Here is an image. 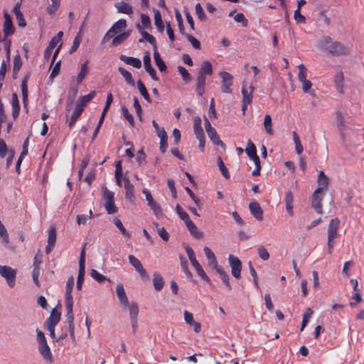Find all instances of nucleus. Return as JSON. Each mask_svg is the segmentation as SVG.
<instances>
[{
	"label": "nucleus",
	"mask_w": 364,
	"mask_h": 364,
	"mask_svg": "<svg viewBox=\"0 0 364 364\" xmlns=\"http://www.w3.org/2000/svg\"><path fill=\"white\" fill-rule=\"evenodd\" d=\"M320 48L334 55H348L350 48L340 42H333L331 37L324 36L320 41Z\"/></svg>",
	"instance_id": "obj_1"
},
{
	"label": "nucleus",
	"mask_w": 364,
	"mask_h": 364,
	"mask_svg": "<svg viewBox=\"0 0 364 364\" xmlns=\"http://www.w3.org/2000/svg\"><path fill=\"white\" fill-rule=\"evenodd\" d=\"M341 221L338 218L331 219L328 227L327 252L331 255L335 245V240L339 237L338 229Z\"/></svg>",
	"instance_id": "obj_2"
},
{
	"label": "nucleus",
	"mask_w": 364,
	"mask_h": 364,
	"mask_svg": "<svg viewBox=\"0 0 364 364\" xmlns=\"http://www.w3.org/2000/svg\"><path fill=\"white\" fill-rule=\"evenodd\" d=\"M37 342L38 351L42 358L48 363L53 362V355L49 346L47 343L46 336L43 331L37 329Z\"/></svg>",
	"instance_id": "obj_3"
},
{
	"label": "nucleus",
	"mask_w": 364,
	"mask_h": 364,
	"mask_svg": "<svg viewBox=\"0 0 364 364\" xmlns=\"http://www.w3.org/2000/svg\"><path fill=\"white\" fill-rule=\"evenodd\" d=\"M103 198L106 200L105 208L108 214H114L117 211L114 204V193L106 187L103 188Z\"/></svg>",
	"instance_id": "obj_4"
},
{
	"label": "nucleus",
	"mask_w": 364,
	"mask_h": 364,
	"mask_svg": "<svg viewBox=\"0 0 364 364\" xmlns=\"http://www.w3.org/2000/svg\"><path fill=\"white\" fill-rule=\"evenodd\" d=\"M308 70H299L298 73V80L302 84V90L305 93H309L311 95H315L314 90H311L312 83L308 78L311 76L308 75Z\"/></svg>",
	"instance_id": "obj_5"
},
{
	"label": "nucleus",
	"mask_w": 364,
	"mask_h": 364,
	"mask_svg": "<svg viewBox=\"0 0 364 364\" xmlns=\"http://www.w3.org/2000/svg\"><path fill=\"white\" fill-rule=\"evenodd\" d=\"M61 46H60L54 52L53 55H52L53 49L48 48H46L44 51V61L47 62L48 63V68H60L61 65V60H58L55 65L53 66L54 61L55 60V58L60 50Z\"/></svg>",
	"instance_id": "obj_6"
},
{
	"label": "nucleus",
	"mask_w": 364,
	"mask_h": 364,
	"mask_svg": "<svg viewBox=\"0 0 364 364\" xmlns=\"http://www.w3.org/2000/svg\"><path fill=\"white\" fill-rule=\"evenodd\" d=\"M0 275L5 278L8 285L13 288L16 282V272L14 269L9 266L0 265Z\"/></svg>",
	"instance_id": "obj_7"
},
{
	"label": "nucleus",
	"mask_w": 364,
	"mask_h": 364,
	"mask_svg": "<svg viewBox=\"0 0 364 364\" xmlns=\"http://www.w3.org/2000/svg\"><path fill=\"white\" fill-rule=\"evenodd\" d=\"M228 262L231 267L232 275L236 279H240L241 277L242 263L239 258L232 255H230L228 257Z\"/></svg>",
	"instance_id": "obj_8"
},
{
	"label": "nucleus",
	"mask_w": 364,
	"mask_h": 364,
	"mask_svg": "<svg viewBox=\"0 0 364 364\" xmlns=\"http://www.w3.org/2000/svg\"><path fill=\"white\" fill-rule=\"evenodd\" d=\"M66 309V320L68 322V328L72 337H74V315L73 311V302H65Z\"/></svg>",
	"instance_id": "obj_9"
},
{
	"label": "nucleus",
	"mask_w": 364,
	"mask_h": 364,
	"mask_svg": "<svg viewBox=\"0 0 364 364\" xmlns=\"http://www.w3.org/2000/svg\"><path fill=\"white\" fill-rule=\"evenodd\" d=\"M220 77L222 78V92L224 93H232L231 86L233 82V77L227 72H220Z\"/></svg>",
	"instance_id": "obj_10"
},
{
	"label": "nucleus",
	"mask_w": 364,
	"mask_h": 364,
	"mask_svg": "<svg viewBox=\"0 0 364 364\" xmlns=\"http://www.w3.org/2000/svg\"><path fill=\"white\" fill-rule=\"evenodd\" d=\"M129 263L135 268L141 278L148 279L149 275L146 269L144 268L141 262L134 255L128 256Z\"/></svg>",
	"instance_id": "obj_11"
},
{
	"label": "nucleus",
	"mask_w": 364,
	"mask_h": 364,
	"mask_svg": "<svg viewBox=\"0 0 364 364\" xmlns=\"http://www.w3.org/2000/svg\"><path fill=\"white\" fill-rule=\"evenodd\" d=\"M323 193L318 190H315L312 194L311 205L316 212L318 214L322 213V204Z\"/></svg>",
	"instance_id": "obj_12"
},
{
	"label": "nucleus",
	"mask_w": 364,
	"mask_h": 364,
	"mask_svg": "<svg viewBox=\"0 0 364 364\" xmlns=\"http://www.w3.org/2000/svg\"><path fill=\"white\" fill-rule=\"evenodd\" d=\"M200 72L197 79L196 92L198 95L202 96L205 90V75H212L213 70H203Z\"/></svg>",
	"instance_id": "obj_13"
},
{
	"label": "nucleus",
	"mask_w": 364,
	"mask_h": 364,
	"mask_svg": "<svg viewBox=\"0 0 364 364\" xmlns=\"http://www.w3.org/2000/svg\"><path fill=\"white\" fill-rule=\"evenodd\" d=\"M4 33L5 38H7L9 36L12 35L15 32V27L13 24L11 16L6 12H4Z\"/></svg>",
	"instance_id": "obj_14"
},
{
	"label": "nucleus",
	"mask_w": 364,
	"mask_h": 364,
	"mask_svg": "<svg viewBox=\"0 0 364 364\" xmlns=\"http://www.w3.org/2000/svg\"><path fill=\"white\" fill-rule=\"evenodd\" d=\"M129 316H130L132 326L134 331L137 327V322H138V320H137V317H138V314H139L138 305L134 302L131 303L129 306Z\"/></svg>",
	"instance_id": "obj_15"
},
{
	"label": "nucleus",
	"mask_w": 364,
	"mask_h": 364,
	"mask_svg": "<svg viewBox=\"0 0 364 364\" xmlns=\"http://www.w3.org/2000/svg\"><path fill=\"white\" fill-rule=\"evenodd\" d=\"M317 183L318 188L316 190H318L320 192H323L328 187L329 178L323 171H320L318 173Z\"/></svg>",
	"instance_id": "obj_16"
},
{
	"label": "nucleus",
	"mask_w": 364,
	"mask_h": 364,
	"mask_svg": "<svg viewBox=\"0 0 364 364\" xmlns=\"http://www.w3.org/2000/svg\"><path fill=\"white\" fill-rule=\"evenodd\" d=\"M251 214L259 221L263 219V210L257 202H251L249 204Z\"/></svg>",
	"instance_id": "obj_17"
},
{
	"label": "nucleus",
	"mask_w": 364,
	"mask_h": 364,
	"mask_svg": "<svg viewBox=\"0 0 364 364\" xmlns=\"http://www.w3.org/2000/svg\"><path fill=\"white\" fill-rule=\"evenodd\" d=\"M254 90V87L252 86H250L249 88H247L246 83L244 82L242 83V102L244 104H250L252 102V92Z\"/></svg>",
	"instance_id": "obj_18"
},
{
	"label": "nucleus",
	"mask_w": 364,
	"mask_h": 364,
	"mask_svg": "<svg viewBox=\"0 0 364 364\" xmlns=\"http://www.w3.org/2000/svg\"><path fill=\"white\" fill-rule=\"evenodd\" d=\"M116 293L120 304L123 306H127L129 304V301L122 284H118L117 285Z\"/></svg>",
	"instance_id": "obj_19"
},
{
	"label": "nucleus",
	"mask_w": 364,
	"mask_h": 364,
	"mask_svg": "<svg viewBox=\"0 0 364 364\" xmlns=\"http://www.w3.org/2000/svg\"><path fill=\"white\" fill-rule=\"evenodd\" d=\"M119 59L124 62L127 65L132 66L133 68H141V60L137 58L121 55L119 56Z\"/></svg>",
	"instance_id": "obj_20"
},
{
	"label": "nucleus",
	"mask_w": 364,
	"mask_h": 364,
	"mask_svg": "<svg viewBox=\"0 0 364 364\" xmlns=\"http://www.w3.org/2000/svg\"><path fill=\"white\" fill-rule=\"evenodd\" d=\"M74 287V278L70 277L66 282L65 302H73L72 291Z\"/></svg>",
	"instance_id": "obj_21"
},
{
	"label": "nucleus",
	"mask_w": 364,
	"mask_h": 364,
	"mask_svg": "<svg viewBox=\"0 0 364 364\" xmlns=\"http://www.w3.org/2000/svg\"><path fill=\"white\" fill-rule=\"evenodd\" d=\"M61 314L55 309H53L50 316L46 321V326H55L60 320Z\"/></svg>",
	"instance_id": "obj_22"
},
{
	"label": "nucleus",
	"mask_w": 364,
	"mask_h": 364,
	"mask_svg": "<svg viewBox=\"0 0 364 364\" xmlns=\"http://www.w3.org/2000/svg\"><path fill=\"white\" fill-rule=\"evenodd\" d=\"M193 130L197 139L205 137V134L201 126V119L200 117H193Z\"/></svg>",
	"instance_id": "obj_23"
},
{
	"label": "nucleus",
	"mask_w": 364,
	"mask_h": 364,
	"mask_svg": "<svg viewBox=\"0 0 364 364\" xmlns=\"http://www.w3.org/2000/svg\"><path fill=\"white\" fill-rule=\"evenodd\" d=\"M95 95L96 92L92 91L88 95L80 97L75 106L82 108L83 110L84 107L95 97Z\"/></svg>",
	"instance_id": "obj_24"
},
{
	"label": "nucleus",
	"mask_w": 364,
	"mask_h": 364,
	"mask_svg": "<svg viewBox=\"0 0 364 364\" xmlns=\"http://www.w3.org/2000/svg\"><path fill=\"white\" fill-rule=\"evenodd\" d=\"M114 6L119 13L129 15L133 14V9L132 6H130L128 3H126L124 1H119L115 3Z\"/></svg>",
	"instance_id": "obj_25"
},
{
	"label": "nucleus",
	"mask_w": 364,
	"mask_h": 364,
	"mask_svg": "<svg viewBox=\"0 0 364 364\" xmlns=\"http://www.w3.org/2000/svg\"><path fill=\"white\" fill-rule=\"evenodd\" d=\"M203 251L208 261L209 264L212 265L215 269L219 267L220 266L218 264L216 257L215 254L211 251V250L208 247H205Z\"/></svg>",
	"instance_id": "obj_26"
},
{
	"label": "nucleus",
	"mask_w": 364,
	"mask_h": 364,
	"mask_svg": "<svg viewBox=\"0 0 364 364\" xmlns=\"http://www.w3.org/2000/svg\"><path fill=\"white\" fill-rule=\"evenodd\" d=\"M132 30L129 29L122 33H119V35L116 36L112 41V46H117L120 45L122 43L125 41L131 35Z\"/></svg>",
	"instance_id": "obj_27"
},
{
	"label": "nucleus",
	"mask_w": 364,
	"mask_h": 364,
	"mask_svg": "<svg viewBox=\"0 0 364 364\" xmlns=\"http://www.w3.org/2000/svg\"><path fill=\"white\" fill-rule=\"evenodd\" d=\"M293 202H294V196L291 191H289L286 194L285 198V206L286 210L289 216H293L294 210H293Z\"/></svg>",
	"instance_id": "obj_28"
},
{
	"label": "nucleus",
	"mask_w": 364,
	"mask_h": 364,
	"mask_svg": "<svg viewBox=\"0 0 364 364\" xmlns=\"http://www.w3.org/2000/svg\"><path fill=\"white\" fill-rule=\"evenodd\" d=\"M336 88L341 94L344 93V75L343 73L340 72L336 75L333 80Z\"/></svg>",
	"instance_id": "obj_29"
},
{
	"label": "nucleus",
	"mask_w": 364,
	"mask_h": 364,
	"mask_svg": "<svg viewBox=\"0 0 364 364\" xmlns=\"http://www.w3.org/2000/svg\"><path fill=\"white\" fill-rule=\"evenodd\" d=\"M190 233L196 238L200 239L203 236V232L198 230L195 223L191 220L186 224Z\"/></svg>",
	"instance_id": "obj_30"
},
{
	"label": "nucleus",
	"mask_w": 364,
	"mask_h": 364,
	"mask_svg": "<svg viewBox=\"0 0 364 364\" xmlns=\"http://www.w3.org/2000/svg\"><path fill=\"white\" fill-rule=\"evenodd\" d=\"M153 285L155 290L157 291H160L164 286V280L162 276L158 272L154 273Z\"/></svg>",
	"instance_id": "obj_31"
},
{
	"label": "nucleus",
	"mask_w": 364,
	"mask_h": 364,
	"mask_svg": "<svg viewBox=\"0 0 364 364\" xmlns=\"http://www.w3.org/2000/svg\"><path fill=\"white\" fill-rule=\"evenodd\" d=\"M127 28V21L125 19H119L117 22H115L112 26L110 28L112 32L117 34L124 30Z\"/></svg>",
	"instance_id": "obj_32"
},
{
	"label": "nucleus",
	"mask_w": 364,
	"mask_h": 364,
	"mask_svg": "<svg viewBox=\"0 0 364 364\" xmlns=\"http://www.w3.org/2000/svg\"><path fill=\"white\" fill-rule=\"evenodd\" d=\"M125 197L128 200H132L134 196V186L130 183L128 178H124Z\"/></svg>",
	"instance_id": "obj_33"
},
{
	"label": "nucleus",
	"mask_w": 364,
	"mask_h": 364,
	"mask_svg": "<svg viewBox=\"0 0 364 364\" xmlns=\"http://www.w3.org/2000/svg\"><path fill=\"white\" fill-rule=\"evenodd\" d=\"M208 137L211 140V141L215 145H220L223 148H225V144L220 140V136H218L215 129L213 130H210L207 132Z\"/></svg>",
	"instance_id": "obj_34"
},
{
	"label": "nucleus",
	"mask_w": 364,
	"mask_h": 364,
	"mask_svg": "<svg viewBox=\"0 0 364 364\" xmlns=\"http://www.w3.org/2000/svg\"><path fill=\"white\" fill-rule=\"evenodd\" d=\"M12 115L14 119H16L19 114L20 105L17 95L14 93L12 95Z\"/></svg>",
	"instance_id": "obj_35"
},
{
	"label": "nucleus",
	"mask_w": 364,
	"mask_h": 364,
	"mask_svg": "<svg viewBox=\"0 0 364 364\" xmlns=\"http://www.w3.org/2000/svg\"><path fill=\"white\" fill-rule=\"evenodd\" d=\"M245 151L250 159L258 156L257 154L256 146L250 139H248L247 141V146L245 149Z\"/></svg>",
	"instance_id": "obj_36"
},
{
	"label": "nucleus",
	"mask_w": 364,
	"mask_h": 364,
	"mask_svg": "<svg viewBox=\"0 0 364 364\" xmlns=\"http://www.w3.org/2000/svg\"><path fill=\"white\" fill-rule=\"evenodd\" d=\"M215 270L219 274L222 281L225 283V284L227 286V287L230 290H231L232 287H231V285H230V281H229L230 277H229L228 274L225 272L224 269L220 266Z\"/></svg>",
	"instance_id": "obj_37"
},
{
	"label": "nucleus",
	"mask_w": 364,
	"mask_h": 364,
	"mask_svg": "<svg viewBox=\"0 0 364 364\" xmlns=\"http://www.w3.org/2000/svg\"><path fill=\"white\" fill-rule=\"evenodd\" d=\"M21 92L23 97V103L24 107L27 109L28 104V88H27V77H25L21 82Z\"/></svg>",
	"instance_id": "obj_38"
},
{
	"label": "nucleus",
	"mask_w": 364,
	"mask_h": 364,
	"mask_svg": "<svg viewBox=\"0 0 364 364\" xmlns=\"http://www.w3.org/2000/svg\"><path fill=\"white\" fill-rule=\"evenodd\" d=\"M154 23L159 31H164V25L161 18V13L159 10H154Z\"/></svg>",
	"instance_id": "obj_39"
},
{
	"label": "nucleus",
	"mask_w": 364,
	"mask_h": 364,
	"mask_svg": "<svg viewBox=\"0 0 364 364\" xmlns=\"http://www.w3.org/2000/svg\"><path fill=\"white\" fill-rule=\"evenodd\" d=\"M57 237V230L55 225H52L48 230V243L55 245Z\"/></svg>",
	"instance_id": "obj_40"
},
{
	"label": "nucleus",
	"mask_w": 364,
	"mask_h": 364,
	"mask_svg": "<svg viewBox=\"0 0 364 364\" xmlns=\"http://www.w3.org/2000/svg\"><path fill=\"white\" fill-rule=\"evenodd\" d=\"M293 140L295 144V149L297 154L301 155L303 153L304 149L303 146L300 141V139L299 135L296 132H293Z\"/></svg>",
	"instance_id": "obj_41"
},
{
	"label": "nucleus",
	"mask_w": 364,
	"mask_h": 364,
	"mask_svg": "<svg viewBox=\"0 0 364 364\" xmlns=\"http://www.w3.org/2000/svg\"><path fill=\"white\" fill-rule=\"evenodd\" d=\"M154 58L158 68H167L165 63L161 58V55L158 52L156 47L154 48Z\"/></svg>",
	"instance_id": "obj_42"
},
{
	"label": "nucleus",
	"mask_w": 364,
	"mask_h": 364,
	"mask_svg": "<svg viewBox=\"0 0 364 364\" xmlns=\"http://www.w3.org/2000/svg\"><path fill=\"white\" fill-rule=\"evenodd\" d=\"M83 110L82 108L77 107L75 106L74 111L73 112V114L70 118V121L69 122V127L71 128L75 123L76 122L77 119L80 117L81 114L82 113Z\"/></svg>",
	"instance_id": "obj_43"
},
{
	"label": "nucleus",
	"mask_w": 364,
	"mask_h": 364,
	"mask_svg": "<svg viewBox=\"0 0 364 364\" xmlns=\"http://www.w3.org/2000/svg\"><path fill=\"white\" fill-rule=\"evenodd\" d=\"M312 314H313L312 309L310 308L306 309V310L305 311V312L303 315V319H302L301 328H300L301 331H304V328L306 327V326L307 325V323L309 322V319L311 317Z\"/></svg>",
	"instance_id": "obj_44"
},
{
	"label": "nucleus",
	"mask_w": 364,
	"mask_h": 364,
	"mask_svg": "<svg viewBox=\"0 0 364 364\" xmlns=\"http://www.w3.org/2000/svg\"><path fill=\"white\" fill-rule=\"evenodd\" d=\"M176 210L177 214L180 217V218L182 220H183L186 224V223H188V221L191 220L188 213L183 210L182 207L179 204L176 205Z\"/></svg>",
	"instance_id": "obj_45"
},
{
	"label": "nucleus",
	"mask_w": 364,
	"mask_h": 364,
	"mask_svg": "<svg viewBox=\"0 0 364 364\" xmlns=\"http://www.w3.org/2000/svg\"><path fill=\"white\" fill-rule=\"evenodd\" d=\"M264 127L267 133L269 135L273 134V129L272 125V117L269 114H266L264 119Z\"/></svg>",
	"instance_id": "obj_46"
},
{
	"label": "nucleus",
	"mask_w": 364,
	"mask_h": 364,
	"mask_svg": "<svg viewBox=\"0 0 364 364\" xmlns=\"http://www.w3.org/2000/svg\"><path fill=\"white\" fill-rule=\"evenodd\" d=\"M114 223L116 225V227L120 230V232H122V234L124 236L127 237H131L130 233L126 230V228L123 225L122 221L119 218H114Z\"/></svg>",
	"instance_id": "obj_47"
},
{
	"label": "nucleus",
	"mask_w": 364,
	"mask_h": 364,
	"mask_svg": "<svg viewBox=\"0 0 364 364\" xmlns=\"http://www.w3.org/2000/svg\"><path fill=\"white\" fill-rule=\"evenodd\" d=\"M218 165L219 167L220 171H221L222 175L226 178L229 179L230 176L228 172V170L225 166V164L223 163L221 156L218 157Z\"/></svg>",
	"instance_id": "obj_48"
},
{
	"label": "nucleus",
	"mask_w": 364,
	"mask_h": 364,
	"mask_svg": "<svg viewBox=\"0 0 364 364\" xmlns=\"http://www.w3.org/2000/svg\"><path fill=\"white\" fill-rule=\"evenodd\" d=\"M85 267H79L78 276L77 279V288L78 290L82 289V283L84 281V276L85 272Z\"/></svg>",
	"instance_id": "obj_49"
},
{
	"label": "nucleus",
	"mask_w": 364,
	"mask_h": 364,
	"mask_svg": "<svg viewBox=\"0 0 364 364\" xmlns=\"http://www.w3.org/2000/svg\"><path fill=\"white\" fill-rule=\"evenodd\" d=\"M148 205L150 207V208L153 210V212L156 216H159L162 214V209L161 208V205L154 200L153 201H151V203H149Z\"/></svg>",
	"instance_id": "obj_50"
},
{
	"label": "nucleus",
	"mask_w": 364,
	"mask_h": 364,
	"mask_svg": "<svg viewBox=\"0 0 364 364\" xmlns=\"http://www.w3.org/2000/svg\"><path fill=\"white\" fill-rule=\"evenodd\" d=\"M90 276L95 280H96L97 282H98L100 283H102L103 282L107 280V277L105 276L102 275L98 271H97L96 269H91Z\"/></svg>",
	"instance_id": "obj_51"
},
{
	"label": "nucleus",
	"mask_w": 364,
	"mask_h": 364,
	"mask_svg": "<svg viewBox=\"0 0 364 364\" xmlns=\"http://www.w3.org/2000/svg\"><path fill=\"white\" fill-rule=\"evenodd\" d=\"M137 86H138V89H139L140 93L144 97V98L147 101H150L149 95L144 85L142 83V82L140 80L137 81Z\"/></svg>",
	"instance_id": "obj_52"
},
{
	"label": "nucleus",
	"mask_w": 364,
	"mask_h": 364,
	"mask_svg": "<svg viewBox=\"0 0 364 364\" xmlns=\"http://www.w3.org/2000/svg\"><path fill=\"white\" fill-rule=\"evenodd\" d=\"M196 14L197 15L198 18L201 21H204L206 20V15L203 11V7L201 6L200 4L198 3L196 5Z\"/></svg>",
	"instance_id": "obj_53"
},
{
	"label": "nucleus",
	"mask_w": 364,
	"mask_h": 364,
	"mask_svg": "<svg viewBox=\"0 0 364 364\" xmlns=\"http://www.w3.org/2000/svg\"><path fill=\"white\" fill-rule=\"evenodd\" d=\"M52 4L47 8V11L50 15L54 14L60 6V0H51Z\"/></svg>",
	"instance_id": "obj_54"
},
{
	"label": "nucleus",
	"mask_w": 364,
	"mask_h": 364,
	"mask_svg": "<svg viewBox=\"0 0 364 364\" xmlns=\"http://www.w3.org/2000/svg\"><path fill=\"white\" fill-rule=\"evenodd\" d=\"M185 36L188 39V41L191 43L193 47L196 49H200V41L196 39L191 34H185Z\"/></svg>",
	"instance_id": "obj_55"
},
{
	"label": "nucleus",
	"mask_w": 364,
	"mask_h": 364,
	"mask_svg": "<svg viewBox=\"0 0 364 364\" xmlns=\"http://www.w3.org/2000/svg\"><path fill=\"white\" fill-rule=\"evenodd\" d=\"M122 112L125 119L129 122L132 127L134 124V119L132 114L129 113L127 107H122Z\"/></svg>",
	"instance_id": "obj_56"
},
{
	"label": "nucleus",
	"mask_w": 364,
	"mask_h": 364,
	"mask_svg": "<svg viewBox=\"0 0 364 364\" xmlns=\"http://www.w3.org/2000/svg\"><path fill=\"white\" fill-rule=\"evenodd\" d=\"M0 237L3 239L6 244L9 242V236L4 225L0 221Z\"/></svg>",
	"instance_id": "obj_57"
},
{
	"label": "nucleus",
	"mask_w": 364,
	"mask_h": 364,
	"mask_svg": "<svg viewBox=\"0 0 364 364\" xmlns=\"http://www.w3.org/2000/svg\"><path fill=\"white\" fill-rule=\"evenodd\" d=\"M257 253L259 256V257L264 260L266 261L269 258V254L267 249L263 246H259L257 249Z\"/></svg>",
	"instance_id": "obj_58"
},
{
	"label": "nucleus",
	"mask_w": 364,
	"mask_h": 364,
	"mask_svg": "<svg viewBox=\"0 0 364 364\" xmlns=\"http://www.w3.org/2000/svg\"><path fill=\"white\" fill-rule=\"evenodd\" d=\"M141 36L143 38L148 41L150 44H151L154 48L156 47V39L152 35L149 34L146 31H143L141 32Z\"/></svg>",
	"instance_id": "obj_59"
},
{
	"label": "nucleus",
	"mask_w": 364,
	"mask_h": 364,
	"mask_svg": "<svg viewBox=\"0 0 364 364\" xmlns=\"http://www.w3.org/2000/svg\"><path fill=\"white\" fill-rule=\"evenodd\" d=\"M122 76L125 79L127 84L131 85L132 86L134 85V82L132 79V74L127 70H119Z\"/></svg>",
	"instance_id": "obj_60"
},
{
	"label": "nucleus",
	"mask_w": 364,
	"mask_h": 364,
	"mask_svg": "<svg viewBox=\"0 0 364 364\" xmlns=\"http://www.w3.org/2000/svg\"><path fill=\"white\" fill-rule=\"evenodd\" d=\"M196 270L200 277H201L207 283L210 284V278L207 276L200 264L196 267Z\"/></svg>",
	"instance_id": "obj_61"
},
{
	"label": "nucleus",
	"mask_w": 364,
	"mask_h": 364,
	"mask_svg": "<svg viewBox=\"0 0 364 364\" xmlns=\"http://www.w3.org/2000/svg\"><path fill=\"white\" fill-rule=\"evenodd\" d=\"M248 266H249L250 274L253 277L254 284H255V287L257 288H258L259 287V284H258L257 272H256V271H255V268H254L251 261H250L248 262Z\"/></svg>",
	"instance_id": "obj_62"
},
{
	"label": "nucleus",
	"mask_w": 364,
	"mask_h": 364,
	"mask_svg": "<svg viewBox=\"0 0 364 364\" xmlns=\"http://www.w3.org/2000/svg\"><path fill=\"white\" fill-rule=\"evenodd\" d=\"M40 270L41 268H35L33 267V272H32V278L33 283L36 284L37 287H40V282L38 280V277L40 275Z\"/></svg>",
	"instance_id": "obj_63"
},
{
	"label": "nucleus",
	"mask_w": 364,
	"mask_h": 364,
	"mask_svg": "<svg viewBox=\"0 0 364 364\" xmlns=\"http://www.w3.org/2000/svg\"><path fill=\"white\" fill-rule=\"evenodd\" d=\"M234 19L236 22L241 23L244 27H246L247 26V20L244 16V14L242 13L237 14L235 16Z\"/></svg>",
	"instance_id": "obj_64"
}]
</instances>
